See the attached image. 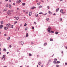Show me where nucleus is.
<instances>
[{"instance_id":"obj_1","label":"nucleus","mask_w":67,"mask_h":67,"mask_svg":"<svg viewBox=\"0 0 67 67\" xmlns=\"http://www.w3.org/2000/svg\"><path fill=\"white\" fill-rule=\"evenodd\" d=\"M51 28L50 26L48 27V29L47 30L49 33H52V31L51 30Z\"/></svg>"},{"instance_id":"obj_2","label":"nucleus","mask_w":67,"mask_h":67,"mask_svg":"<svg viewBox=\"0 0 67 67\" xmlns=\"http://www.w3.org/2000/svg\"><path fill=\"white\" fill-rule=\"evenodd\" d=\"M54 61L53 62V63L54 64H56V62L57 61V59H54Z\"/></svg>"},{"instance_id":"obj_3","label":"nucleus","mask_w":67,"mask_h":67,"mask_svg":"<svg viewBox=\"0 0 67 67\" xmlns=\"http://www.w3.org/2000/svg\"><path fill=\"white\" fill-rule=\"evenodd\" d=\"M10 25L11 24H8L6 25V26H7V27H9V26H10Z\"/></svg>"},{"instance_id":"obj_4","label":"nucleus","mask_w":67,"mask_h":67,"mask_svg":"<svg viewBox=\"0 0 67 67\" xmlns=\"http://www.w3.org/2000/svg\"><path fill=\"white\" fill-rule=\"evenodd\" d=\"M8 27H5L4 28V30H8Z\"/></svg>"},{"instance_id":"obj_5","label":"nucleus","mask_w":67,"mask_h":67,"mask_svg":"<svg viewBox=\"0 0 67 67\" xmlns=\"http://www.w3.org/2000/svg\"><path fill=\"white\" fill-rule=\"evenodd\" d=\"M19 16H17L16 17L15 20H19Z\"/></svg>"},{"instance_id":"obj_6","label":"nucleus","mask_w":67,"mask_h":67,"mask_svg":"<svg viewBox=\"0 0 67 67\" xmlns=\"http://www.w3.org/2000/svg\"><path fill=\"white\" fill-rule=\"evenodd\" d=\"M21 45H23L24 44V42L23 41H21Z\"/></svg>"},{"instance_id":"obj_7","label":"nucleus","mask_w":67,"mask_h":67,"mask_svg":"<svg viewBox=\"0 0 67 67\" xmlns=\"http://www.w3.org/2000/svg\"><path fill=\"white\" fill-rule=\"evenodd\" d=\"M29 15L30 16H31L32 15V12H30L29 13Z\"/></svg>"},{"instance_id":"obj_8","label":"nucleus","mask_w":67,"mask_h":67,"mask_svg":"<svg viewBox=\"0 0 67 67\" xmlns=\"http://www.w3.org/2000/svg\"><path fill=\"white\" fill-rule=\"evenodd\" d=\"M9 7L10 9H11L12 7H11V5L10 4L9 5Z\"/></svg>"},{"instance_id":"obj_9","label":"nucleus","mask_w":67,"mask_h":67,"mask_svg":"<svg viewBox=\"0 0 67 67\" xmlns=\"http://www.w3.org/2000/svg\"><path fill=\"white\" fill-rule=\"evenodd\" d=\"M60 12L62 13L63 12V10L62 9H61Z\"/></svg>"},{"instance_id":"obj_10","label":"nucleus","mask_w":67,"mask_h":67,"mask_svg":"<svg viewBox=\"0 0 67 67\" xmlns=\"http://www.w3.org/2000/svg\"><path fill=\"white\" fill-rule=\"evenodd\" d=\"M7 14L8 15H10V14H11V13H9V12H8L7 13Z\"/></svg>"},{"instance_id":"obj_11","label":"nucleus","mask_w":67,"mask_h":67,"mask_svg":"<svg viewBox=\"0 0 67 67\" xmlns=\"http://www.w3.org/2000/svg\"><path fill=\"white\" fill-rule=\"evenodd\" d=\"M36 7H33L31 8V9H36Z\"/></svg>"},{"instance_id":"obj_12","label":"nucleus","mask_w":67,"mask_h":67,"mask_svg":"<svg viewBox=\"0 0 67 67\" xmlns=\"http://www.w3.org/2000/svg\"><path fill=\"white\" fill-rule=\"evenodd\" d=\"M40 4H41V2H40L38 3H37V4L38 5H40Z\"/></svg>"},{"instance_id":"obj_13","label":"nucleus","mask_w":67,"mask_h":67,"mask_svg":"<svg viewBox=\"0 0 67 67\" xmlns=\"http://www.w3.org/2000/svg\"><path fill=\"white\" fill-rule=\"evenodd\" d=\"M48 12L49 14H52V12H51L50 11H49Z\"/></svg>"},{"instance_id":"obj_14","label":"nucleus","mask_w":67,"mask_h":67,"mask_svg":"<svg viewBox=\"0 0 67 67\" xmlns=\"http://www.w3.org/2000/svg\"><path fill=\"white\" fill-rule=\"evenodd\" d=\"M62 13L63 15H65V12H63Z\"/></svg>"},{"instance_id":"obj_15","label":"nucleus","mask_w":67,"mask_h":67,"mask_svg":"<svg viewBox=\"0 0 67 67\" xmlns=\"http://www.w3.org/2000/svg\"><path fill=\"white\" fill-rule=\"evenodd\" d=\"M50 41H53V39L52 38H51L50 39Z\"/></svg>"},{"instance_id":"obj_16","label":"nucleus","mask_w":67,"mask_h":67,"mask_svg":"<svg viewBox=\"0 0 67 67\" xmlns=\"http://www.w3.org/2000/svg\"><path fill=\"white\" fill-rule=\"evenodd\" d=\"M1 24H3V21H1Z\"/></svg>"},{"instance_id":"obj_17","label":"nucleus","mask_w":67,"mask_h":67,"mask_svg":"<svg viewBox=\"0 0 67 67\" xmlns=\"http://www.w3.org/2000/svg\"><path fill=\"white\" fill-rule=\"evenodd\" d=\"M21 2V0H19L18 1V4H19V3H20Z\"/></svg>"},{"instance_id":"obj_18","label":"nucleus","mask_w":67,"mask_h":67,"mask_svg":"<svg viewBox=\"0 0 67 67\" xmlns=\"http://www.w3.org/2000/svg\"><path fill=\"white\" fill-rule=\"evenodd\" d=\"M22 5L24 6V5H25V3H22Z\"/></svg>"},{"instance_id":"obj_19","label":"nucleus","mask_w":67,"mask_h":67,"mask_svg":"<svg viewBox=\"0 0 67 67\" xmlns=\"http://www.w3.org/2000/svg\"><path fill=\"white\" fill-rule=\"evenodd\" d=\"M10 39V37H8L7 38V40H9Z\"/></svg>"},{"instance_id":"obj_20","label":"nucleus","mask_w":67,"mask_h":67,"mask_svg":"<svg viewBox=\"0 0 67 67\" xmlns=\"http://www.w3.org/2000/svg\"><path fill=\"white\" fill-rule=\"evenodd\" d=\"M38 15L37 14H36L35 15V16H36V17H37Z\"/></svg>"},{"instance_id":"obj_21","label":"nucleus","mask_w":67,"mask_h":67,"mask_svg":"<svg viewBox=\"0 0 67 67\" xmlns=\"http://www.w3.org/2000/svg\"><path fill=\"white\" fill-rule=\"evenodd\" d=\"M47 45V43H44V46H45V45Z\"/></svg>"},{"instance_id":"obj_22","label":"nucleus","mask_w":67,"mask_h":67,"mask_svg":"<svg viewBox=\"0 0 67 67\" xmlns=\"http://www.w3.org/2000/svg\"><path fill=\"white\" fill-rule=\"evenodd\" d=\"M6 7H8L9 6H8V4H7L5 5Z\"/></svg>"},{"instance_id":"obj_23","label":"nucleus","mask_w":67,"mask_h":67,"mask_svg":"<svg viewBox=\"0 0 67 67\" xmlns=\"http://www.w3.org/2000/svg\"><path fill=\"white\" fill-rule=\"evenodd\" d=\"M14 11V10H10V12H13Z\"/></svg>"},{"instance_id":"obj_24","label":"nucleus","mask_w":67,"mask_h":67,"mask_svg":"<svg viewBox=\"0 0 67 67\" xmlns=\"http://www.w3.org/2000/svg\"><path fill=\"white\" fill-rule=\"evenodd\" d=\"M26 37H27L28 36V34L27 33L26 34Z\"/></svg>"},{"instance_id":"obj_25","label":"nucleus","mask_w":67,"mask_h":67,"mask_svg":"<svg viewBox=\"0 0 67 67\" xmlns=\"http://www.w3.org/2000/svg\"><path fill=\"white\" fill-rule=\"evenodd\" d=\"M0 27H1L2 28L3 27V25H1L0 26Z\"/></svg>"},{"instance_id":"obj_26","label":"nucleus","mask_w":67,"mask_h":67,"mask_svg":"<svg viewBox=\"0 0 67 67\" xmlns=\"http://www.w3.org/2000/svg\"><path fill=\"white\" fill-rule=\"evenodd\" d=\"M42 6L40 5V6H39L38 8H42Z\"/></svg>"},{"instance_id":"obj_27","label":"nucleus","mask_w":67,"mask_h":67,"mask_svg":"<svg viewBox=\"0 0 67 67\" xmlns=\"http://www.w3.org/2000/svg\"><path fill=\"white\" fill-rule=\"evenodd\" d=\"M6 51V49L5 48H4L3 49V51H4V52L5 51Z\"/></svg>"},{"instance_id":"obj_28","label":"nucleus","mask_w":67,"mask_h":67,"mask_svg":"<svg viewBox=\"0 0 67 67\" xmlns=\"http://www.w3.org/2000/svg\"><path fill=\"white\" fill-rule=\"evenodd\" d=\"M58 10H59V8L56 9V12H58Z\"/></svg>"},{"instance_id":"obj_29","label":"nucleus","mask_w":67,"mask_h":67,"mask_svg":"<svg viewBox=\"0 0 67 67\" xmlns=\"http://www.w3.org/2000/svg\"><path fill=\"white\" fill-rule=\"evenodd\" d=\"M7 11V9H4L3 10V11Z\"/></svg>"},{"instance_id":"obj_30","label":"nucleus","mask_w":67,"mask_h":67,"mask_svg":"<svg viewBox=\"0 0 67 67\" xmlns=\"http://www.w3.org/2000/svg\"><path fill=\"white\" fill-rule=\"evenodd\" d=\"M40 14H43V13H39Z\"/></svg>"},{"instance_id":"obj_31","label":"nucleus","mask_w":67,"mask_h":67,"mask_svg":"<svg viewBox=\"0 0 67 67\" xmlns=\"http://www.w3.org/2000/svg\"><path fill=\"white\" fill-rule=\"evenodd\" d=\"M29 56H32V54H31L29 53Z\"/></svg>"},{"instance_id":"obj_32","label":"nucleus","mask_w":67,"mask_h":67,"mask_svg":"<svg viewBox=\"0 0 67 67\" xmlns=\"http://www.w3.org/2000/svg\"><path fill=\"white\" fill-rule=\"evenodd\" d=\"M46 20H47V21H49V18H47Z\"/></svg>"},{"instance_id":"obj_33","label":"nucleus","mask_w":67,"mask_h":67,"mask_svg":"<svg viewBox=\"0 0 67 67\" xmlns=\"http://www.w3.org/2000/svg\"><path fill=\"white\" fill-rule=\"evenodd\" d=\"M13 28V25H12L11 26V28Z\"/></svg>"},{"instance_id":"obj_34","label":"nucleus","mask_w":67,"mask_h":67,"mask_svg":"<svg viewBox=\"0 0 67 67\" xmlns=\"http://www.w3.org/2000/svg\"><path fill=\"white\" fill-rule=\"evenodd\" d=\"M59 65H56V67H59Z\"/></svg>"},{"instance_id":"obj_35","label":"nucleus","mask_w":67,"mask_h":67,"mask_svg":"<svg viewBox=\"0 0 67 67\" xmlns=\"http://www.w3.org/2000/svg\"><path fill=\"white\" fill-rule=\"evenodd\" d=\"M11 12V10H9L8 11V12H9V13H10V12Z\"/></svg>"},{"instance_id":"obj_36","label":"nucleus","mask_w":67,"mask_h":67,"mask_svg":"<svg viewBox=\"0 0 67 67\" xmlns=\"http://www.w3.org/2000/svg\"><path fill=\"white\" fill-rule=\"evenodd\" d=\"M47 8L48 9H49V6H47Z\"/></svg>"},{"instance_id":"obj_37","label":"nucleus","mask_w":67,"mask_h":67,"mask_svg":"<svg viewBox=\"0 0 67 67\" xmlns=\"http://www.w3.org/2000/svg\"><path fill=\"white\" fill-rule=\"evenodd\" d=\"M55 34H58V32H55Z\"/></svg>"},{"instance_id":"obj_38","label":"nucleus","mask_w":67,"mask_h":67,"mask_svg":"<svg viewBox=\"0 0 67 67\" xmlns=\"http://www.w3.org/2000/svg\"><path fill=\"white\" fill-rule=\"evenodd\" d=\"M5 57V55H4L3 56V58H4V57Z\"/></svg>"},{"instance_id":"obj_39","label":"nucleus","mask_w":67,"mask_h":67,"mask_svg":"<svg viewBox=\"0 0 67 67\" xmlns=\"http://www.w3.org/2000/svg\"><path fill=\"white\" fill-rule=\"evenodd\" d=\"M16 23H17V21H15L14 23V24H16Z\"/></svg>"},{"instance_id":"obj_40","label":"nucleus","mask_w":67,"mask_h":67,"mask_svg":"<svg viewBox=\"0 0 67 67\" xmlns=\"http://www.w3.org/2000/svg\"><path fill=\"white\" fill-rule=\"evenodd\" d=\"M15 3H14L13 4V5H15Z\"/></svg>"},{"instance_id":"obj_41","label":"nucleus","mask_w":67,"mask_h":67,"mask_svg":"<svg viewBox=\"0 0 67 67\" xmlns=\"http://www.w3.org/2000/svg\"><path fill=\"white\" fill-rule=\"evenodd\" d=\"M59 63V61H57V62H56V64H58Z\"/></svg>"},{"instance_id":"obj_42","label":"nucleus","mask_w":67,"mask_h":67,"mask_svg":"<svg viewBox=\"0 0 67 67\" xmlns=\"http://www.w3.org/2000/svg\"><path fill=\"white\" fill-rule=\"evenodd\" d=\"M12 47V46H11V45H10L9 46V47H10V48H11Z\"/></svg>"},{"instance_id":"obj_43","label":"nucleus","mask_w":67,"mask_h":67,"mask_svg":"<svg viewBox=\"0 0 67 67\" xmlns=\"http://www.w3.org/2000/svg\"><path fill=\"white\" fill-rule=\"evenodd\" d=\"M25 30H27V27H26L25 28Z\"/></svg>"},{"instance_id":"obj_44","label":"nucleus","mask_w":67,"mask_h":67,"mask_svg":"<svg viewBox=\"0 0 67 67\" xmlns=\"http://www.w3.org/2000/svg\"><path fill=\"white\" fill-rule=\"evenodd\" d=\"M60 21H62V18H60Z\"/></svg>"},{"instance_id":"obj_45","label":"nucleus","mask_w":67,"mask_h":67,"mask_svg":"<svg viewBox=\"0 0 67 67\" xmlns=\"http://www.w3.org/2000/svg\"><path fill=\"white\" fill-rule=\"evenodd\" d=\"M34 29V27H32V30H33V29Z\"/></svg>"},{"instance_id":"obj_46","label":"nucleus","mask_w":67,"mask_h":67,"mask_svg":"<svg viewBox=\"0 0 67 67\" xmlns=\"http://www.w3.org/2000/svg\"><path fill=\"white\" fill-rule=\"evenodd\" d=\"M38 64H39V65H41V63L40 62H39V63H38Z\"/></svg>"},{"instance_id":"obj_47","label":"nucleus","mask_w":67,"mask_h":67,"mask_svg":"<svg viewBox=\"0 0 67 67\" xmlns=\"http://www.w3.org/2000/svg\"><path fill=\"white\" fill-rule=\"evenodd\" d=\"M31 44H34V43H33V42H32L31 43Z\"/></svg>"},{"instance_id":"obj_48","label":"nucleus","mask_w":67,"mask_h":67,"mask_svg":"<svg viewBox=\"0 0 67 67\" xmlns=\"http://www.w3.org/2000/svg\"><path fill=\"white\" fill-rule=\"evenodd\" d=\"M23 12H25V10H23Z\"/></svg>"},{"instance_id":"obj_49","label":"nucleus","mask_w":67,"mask_h":67,"mask_svg":"<svg viewBox=\"0 0 67 67\" xmlns=\"http://www.w3.org/2000/svg\"><path fill=\"white\" fill-rule=\"evenodd\" d=\"M4 36H7V34H4Z\"/></svg>"},{"instance_id":"obj_50","label":"nucleus","mask_w":67,"mask_h":67,"mask_svg":"<svg viewBox=\"0 0 67 67\" xmlns=\"http://www.w3.org/2000/svg\"><path fill=\"white\" fill-rule=\"evenodd\" d=\"M34 24H36V23L35 22H34Z\"/></svg>"},{"instance_id":"obj_51","label":"nucleus","mask_w":67,"mask_h":67,"mask_svg":"<svg viewBox=\"0 0 67 67\" xmlns=\"http://www.w3.org/2000/svg\"><path fill=\"white\" fill-rule=\"evenodd\" d=\"M2 3V2H0V4H1Z\"/></svg>"},{"instance_id":"obj_52","label":"nucleus","mask_w":67,"mask_h":67,"mask_svg":"<svg viewBox=\"0 0 67 67\" xmlns=\"http://www.w3.org/2000/svg\"><path fill=\"white\" fill-rule=\"evenodd\" d=\"M5 1L7 2V1H8V0H5Z\"/></svg>"},{"instance_id":"obj_53","label":"nucleus","mask_w":67,"mask_h":67,"mask_svg":"<svg viewBox=\"0 0 67 67\" xmlns=\"http://www.w3.org/2000/svg\"><path fill=\"white\" fill-rule=\"evenodd\" d=\"M27 13H28V12H27L26 13V14H27Z\"/></svg>"},{"instance_id":"obj_54","label":"nucleus","mask_w":67,"mask_h":67,"mask_svg":"<svg viewBox=\"0 0 67 67\" xmlns=\"http://www.w3.org/2000/svg\"><path fill=\"white\" fill-rule=\"evenodd\" d=\"M56 15V14H55V13H54L53 14V15Z\"/></svg>"},{"instance_id":"obj_55","label":"nucleus","mask_w":67,"mask_h":67,"mask_svg":"<svg viewBox=\"0 0 67 67\" xmlns=\"http://www.w3.org/2000/svg\"><path fill=\"white\" fill-rule=\"evenodd\" d=\"M19 8H18L17 9V10H19Z\"/></svg>"},{"instance_id":"obj_56","label":"nucleus","mask_w":67,"mask_h":67,"mask_svg":"<svg viewBox=\"0 0 67 67\" xmlns=\"http://www.w3.org/2000/svg\"><path fill=\"white\" fill-rule=\"evenodd\" d=\"M9 2H11V0H9Z\"/></svg>"},{"instance_id":"obj_57","label":"nucleus","mask_w":67,"mask_h":67,"mask_svg":"<svg viewBox=\"0 0 67 67\" xmlns=\"http://www.w3.org/2000/svg\"><path fill=\"white\" fill-rule=\"evenodd\" d=\"M65 48H66V49H67V46H65Z\"/></svg>"},{"instance_id":"obj_58","label":"nucleus","mask_w":67,"mask_h":67,"mask_svg":"<svg viewBox=\"0 0 67 67\" xmlns=\"http://www.w3.org/2000/svg\"><path fill=\"white\" fill-rule=\"evenodd\" d=\"M65 64L66 65H67V63H65Z\"/></svg>"},{"instance_id":"obj_59","label":"nucleus","mask_w":67,"mask_h":67,"mask_svg":"<svg viewBox=\"0 0 67 67\" xmlns=\"http://www.w3.org/2000/svg\"><path fill=\"white\" fill-rule=\"evenodd\" d=\"M37 57H38V55H37Z\"/></svg>"},{"instance_id":"obj_60","label":"nucleus","mask_w":67,"mask_h":67,"mask_svg":"<svg viewBox=\"0 0 67 67\" xmlns=\"http://www.w3.org/2000/svg\"><path fill=\"white\" fill-rule=\"evenodd\" d=\"M1 50V48H0V51Z\"/></svg>"},{"instance_id":"obj_61","label":"nucleus","mask_w":67,"mask_h":67,"mask_svg":"<svg viewBox=\"0 0 67 67\" xmlns=\"http://www.w3.org/2000/svg\"><path fill=\"white\" fill-rule=\"evenodd\" d=\"M41 67H43V66L42 65Z\"/></svg>"},{"instance_id":"obj_62","label":"nucleus","mask_w":67,"mask_h":67,"mask_svg":"<svg viewBox=\"0 0 67 67\" xmlns=\"http://www.w3.org/2000/svg\"><path fill=\"white\" fill-rule=\"evenodd\" d=\"M6 18H8V16H6Z\"/></svg>"},{"instance_id":"obj_63","label":"nucleus","mask_w":67,"mask_h":67,"mask_svg":"<svg viewBox=\"0 0 67 67\" xmlns=\"http://www.w3.org/2000/svg\"><path fill=\"white\" fill-rule=\"evenodd\" d=\"M49 62H51V60H49Z\"/></svg>"},{"instance_id":"obj_64","label":"nucleus","mask_w":67,"mask_h":67,"mask_svg":"<svg viewBox=\"0 0 67 67\" xmlns=\"http://www.w3.org/2000/svg\"><path fill=\"white\" fill-rule=\"evenodd\" d=\"M4 67H7V66H4Z\"/></svg>"}]
</instances>
